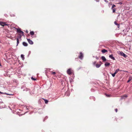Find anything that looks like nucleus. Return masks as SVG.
<instances>
[{
  "mask_svg": "<svg viewBox=\"0 0 132 132\" xmlns=\"http://www.w3.org/2000/svg\"><path fill=\"white\" fill-rule=\"evenodd\" d=\"M79 58L81 59H82L83 57V53L80 52V55L78 56Z\"/></svg>",
  "mask_w": 132,
  "mask_h": 132,
  "instance_id": "4",
  "label": "nucleus"
},
{
  "mask_svg": "<svg viewBox=\"0 0 132 132\" xmlns=\"http://www.w3.org/2000/svg\"><path fill=\"white\" fill-rule=\"evenodd\" d=\"M112 9L113 10L112 12L113 13H114L115 12L116 10V9L115 8H113Z\"/></svg>",
  "mask_w": 132,
  "mask_h": 132,
  "instance_id": "21",
  "label": "nucleus"
},
{
  "mask_svg": "<svg viewBox=\"0 0 132 132\" xmlns=\"http://www.w3.org/2000/svg\"><path fill=\"white\" fill-rule=\"evenodd\" d=\"M4 93H3L0 91V94H4Z\"/></svg>",
  "mask_w": 132,
  "mask_h": 132,
  "instance_id": "34",
  "label": "nucleus"
},
{
  "mask_svg": "<svg viewBox=\"0 0 132 132\" xmlns=\"http://www.w3.org/2000/svg\"><path fill=\"white\" fill-rule=\"evenodd\" d=\"M115 111H116V112H117V111H118V109H115Z\"/></svg>",
  "mask_w": 132,
  "mask_h": 132,
  "instance_id": "33",
  "label": "nucleus"
},
{
  "mask_svg": "<svg viewBox=\"0 0 132 132\" xmlns=\"http://www.w3.org/2000/svg\"><path fill=\"white\" fill-rule=\"evenodd\" d=\"M101 59L103 60V61L104 62H105L106 61V59L105 57L104 56H102L101 57Z\"/></svg>",
  "mask_w": 132,
  "mask_h": 132,
  "instance_id": "7",
  "label": "nucleus"
},
{
  "mask_svg": "<svg viewBox=\"0 0 132 132\" xmlns=\"http://www.w3.org/2000/svg\"><path fill=\"white\" fill-rule=\"evenodd\" d=\"M8 24H6V23L5 22H1L0 25L2 26H8Z\"/></svg>",
  "mask_w": 132,
  "mask_h": 132,
  "instance_id": "5",
  "label": "nucleus"
},
{
  "mask_svg": "<svg viewBox=\"0 0 132 132\" xmlns=\"http://www.w3.org/2000/svg\"><path fill=\"white\" fill-rule=\"evenodd\" d=\"M21 57L22 59L23 60L24 59V55H23V54H21Z\"/></svg>",
  "mask_w": 132,
  "mask_h": 132,
  "instance_id": "20",
  "label": "nucleus"
},
{
  "mask_svg": "<svg viewBox=\"0 0 132 132\" xmlns=\"http://www.w3.org/2000/svg\"><path fill=\"white\" fill-rule=\"evenodd\" d=\"M14 28L16 29L17 30V32L20 33L21 34H22V35H24V32L21 30V29L20 28L18 29L17 28L14 27Z\"/></svg>",
  "mask_w": 132,
  "mask_h": 132,
  "instance_id": "2",
  "label": "nucleus"
},
{
  "mask_svg": "<svg viewBox=\"0 0 132 132\" xmlns=\"http://www.w3.org/2000/svg\"><path fill=\"white\" fill-rule=\"evenodd\" d=\"M4 94H6V95H13V94H8L7 93H4Z\"/></svg>",
  "mask_w": 132,
  "mask_h": 132,
  "instance_id": "25",
  "label": "nucleus"
},
{
  "mask_svg": "<svg viewBox=\"0 0 132 132\" xmlns=\"http://www.w3.org/2000/svg\"><path fill=\"white\" fill-rule=\"evenodd\" d=\"M73 72V71L71 69L69 68L67 71V73L69 75H71Z\"/></svg>",
  "mask_w": 132,
  "mask_h": 132,
  "instance_id": "1",
  "label": "nucleus"
},
{
  "mask_svg": "<svg viewBox=\"0 0 132 132\" xmlns=\"http://www.w3.org/2000/svg\"><path fill=\"white\" fill-rule=\"evenodd\" d=\"M23 45L25 46H28V44L25 42H23L22 43Z\"/></svg>",
  "mask_w": 132,
  "mask_h": 132,
  "instance_id": "13",
  "label": "nucleus"
},
{
  "mask_svg": "<svg viewBox=\"0 0 132 132\" xmlns=\"http://www.w3.org/2000/svg\"><path fill=\"white\" fill-rule=\"evenodd\" d=\"M106 66H109L110 65V64L108 62H106L104 64Z\"/></svg>",
  "mask_w": 132,
  "mask_h": 132,
  "instance_id": "11",
  "label": "nucleus"
},
{
  "mask_svg": "<svg viewBox=\"0 0 132 132\" xmlns=\"http://www.w3.org/2000/svg\"><path fill=\"white\" fill-rule=\"evenodd\" d=\"M96 59H97V60H98L99 59V58H98L97 57V56H96L95 57Z\"/></svg>",
  "mask_w": 132,
  "mask_h": 132,
  "instance_id": "36",
  "label": "nucleus"
},
{
  "mask_svg": "<svg viewBox=\"0 0 132 132\" xmlns=\"http://www.w3.org/2000/svg\"><path fill=\"white\" fill-rule=\"evenodd\" d=\"M120 71V70L119 69H117L116 70V71H115V72H114V73H115L116 74V73H117L118 72V71ZM120 71H124V72H127V71H122V70H120Z\"/></svg>",
  "mask_w": 132,
  "mask_h": 132,
  "instance_id": "8",
  "label": "nucleus"
},
{
  "mask_svg": "<svg viewBox=\"0 0 132 132\" xmlns=\"http://www.w3.org/2000/svg\"><path fill=\"white\" fill-rule=\"evenodd\" d=\"M132 79V77H130L129 78L128 80L127 81V82H129Z\"/></svg>",
  "mask_w": 132,
  "mask_h": 132,
  "instance_id": "14",
  "label": "nucleus"
},
{
  "mask_svg": "<svg viewBox=\"0 0 132 132\" xmlns=\"http://www.w3.org/2000/svg\"><path fill=\"white\" fill-rule=\"evenodd\" d=\"M106 95L108 97H110V95H109L106 94Z\"/></svg>",
  "mask_w": 132,
  "mask_h": 132,
  "instance_id": "31",
  "label": "nucleus"
},
{
  "mask_svg": "<svg viewBox=\"0 0 132 132\" xmlns=\"http://www.w3.org/2000/svg\"><path fill=\"white\" fill-rule=\"evenodd\" d=\"M116 7V5H112V7L111 8V9H112L113 8V7Z\"/></svg>",
  "mask_w": 132,
  "mask_h": 132,
  "instance_id": "28",
  "label": "nucleus"
},
{
  "mask_svg": "<svg viewBox=\"0 0 132 132\" xmlns=\"http://www.w3.org/2000/svg\"><path fill=\"white\" fill-rule=\"evenodd\" d=\"M109 57L111 59L113 60H115L114 57L113 56V54H111V55H110L109 56Z\"/></svg>",
  "mask_w": 132,
  "mask_h": 132,
  "instance_id": "9",
  "label": "nucleus"
},
{
  "mask_svg": "<svg viewBox=\"0 0 132 132\" xmlns=\"http://www.w3.org/2000/svg\"><path fill=\"white\" fill-rule=\"evenodd\" d=\"M99 62V64H101H101H102V62L100 61Z\"/></svg>",
  "mask_w": 132,
  "mask_h": 132,
  "instance_id": "35",
  "label": "nucleus"
},
{
  "mask_svg": "<svg viewBox=\"0 0 132 132\" xmlns=\"http://www.w3.org/2000/svg\"><path fill=\"white\" fill-rule=\"evenodd\" d=\"M107 52V50L105 49H103L101 51V52L103 53H105Z\"/></svg>",
  "mask_w": 132,
  "mask_h": 132,
  "instance_id": "10",
  "label": "nucleus"
},
{
  "mask_svg": "<svg viewBox=\"0 0 132 132\" xmlns=\"http://www.w3.org/2000/svg\"><path fill=\"white\" fill-rule=\"evenodd\" d=\"M114 24L116 25H117L118 26V27H117L118 28H119V26H120V25H119V24H118L117 22L116 21H114Z\"/></svg>",
  "mask_w": 132,
  "mask_h": 132,
  "instance_id": "15",
  "label": "nucleus"
},
{
  "mask_svg": "<svg viewBox=\"0 0 132 132\" xmlns=\"http://www.w3.org/2000/svg\"><path fill=\"white\" fill-rule=\"evenodd\" d=\"M30 34L32 36H33L34 35V32L33 31H31L30 32Z\"/></svg>",
  "mask_w": 132,
  "mask_h": 132,
  "instance_id": "19",
  "label": "nucleus"
},
{
  "mask_svg": "<svg viewBox=\"0 0 132 132\" xmlns=\"http://www.w3.org/2000/svg\"><path fill=\"white\" fill-rule=\"evenodd\" d=\"M47 118H48V117H47V116H46V117H45V118L44 119V120H45V119H47Z\"/></svg>",
  "mask_w": 132,
  "mask_h": 132,
  "instance_id": "30",
  "label": "nucleus"
},
{
  "mask_svg": "<svg viewBox=\"0 0 132 132\" xmlns=\"http://www.w3.org/2000/svg\"><path fill=\"white\" fill-rule=\"evenodd\" d=\"M31 79H33V80H36V79L33 78V77H31Z\"/></svg>",
  "mask_w": 132,
  "mask_h": 132,
  "instance_id": "29",
  "label": "nucleus"
},
{
  "mask_svg": "<svg viewBox=\"0 0 132 132\" xmlns=\"http://www.w3.org/2000/svg\"><path fill=\"white\" fill-rule=\"evenodd\" d=\"M27 39L28 42L29 44L31 45H32L33 44V42L32 41V40H31L30 39L27 38Z\"/></svg>",
  "mask_w": 132,
  "mask_h": 132,
  "instance_id": "6",
  "label": "nucleus"
},
{
  "mask_svg": "<svg viewBox=\"0 0 132 132\" xmlns=\"http://www.w3.org/2000/svg\"><path fill=\"white\" fill-rule=\"evenodd\" d=\"M119 54L121 56H123L124 57L126 58L127 57V56L126 55L125 53L122 52H120Z\"/></svg>",
  "mask_w": 132,
  "mask_h": 132,
  "instance_id": "3",
  "label": "nucleus"
},
{
  "mask_svg": "<svg viewBox=\"0 0 132 132\" xmlns=\"http://www.w3.org/2000/svg\"><path fill=\"white\" fill-rule=\"evenodd\" d=\"M17 40V46L18 44L19 43V40L18 38H17L16 39Z\"/></svg>",
  "mask_w": 132,
  "mask_h": 132,
  "instance_id": "18",
  "label": "nucleus"
},
{
  "mask_svg": "<svg viewBox=\"0 0 132 132\" xmlns=\"http://www.w3.org/2000/svg\"><path fill=\"white\" fill-rule=\"evenodd\" d=\"M4 16H5V17H7L8 16V15L6 14H4Z\"/></svg>",
  "mask_w": 132,
  "mask_h": 132,
  "instance_id": "27",
  "label": "nucleus"
},
{
  "mask_svg": "<svg viewBox=\"0 0 132 132\" xmlns=\"http://www.w3.org/2000/svg\"><path fill=\"white\" fill-rule=\"evenodd\" d=\"M26 89H24L23 90V91H24L26 90V91H28V90H29V89L28 88H26Z\"/></svg>",
  "mask_w": 132,
  "mask_h": 132,
  "instance_id": "26",
  "label": "nucleus"
},
{
  "mask_svg": "<svg viewBox=\"0 0 132 132\" xmlns=\"http://www.w3.org/2000/svg\"><path fill=\"white\" fill-rule=\"evenodd\" d=\"M3 102L2 101H0V104H1L2 103H3Z\"/></svg>",
  "mask_w": 132,
  "mask_h": 132,
  "instance_id": "37",
  "label": "nucleus"
},
{
  "mask_svg": "<svg viewBox=\"0 0 132 132\" xmlns=\"http://www.w3.org/2000/svg\"><path fill=\"white\" fill-rule=\"evenodd\" d=\"M55 73H56L55 72H53L52 73V74L53 75H55Z\"/></svg>",
  "mask_w": 132,
  "mask_h": 132,
  "instance_id": "32",
  "label": "nucleus"
},
{
  "mask_svg": "<svg viewBox=\"0 0 132 132\" xmlns=\"http://www.w3.org/2000/svg\"><path fill=\"white\" fill-rule=\"evenodd\" d=\"M42 99L44 100L45 103L47 104L48 103V101L47 100H46L44 98H43Z\"/></svg>",
  "mask_w": 132,
  "mask_h": 132,
  "instance_id": "17",
  "label": "nucleus"
},
{
  "mask_svg": "<svg viewBox=\"0 0 132 132\" xmlns=\"http://www.w3.org/2000/svg\"><path fill=\"white\" fill-rule=\"evenodd\" d=\"M29 54H30V51H29Z\"/></svg>",
  "mask_w": 132,
  "mask_h": 132,
  "instance_id": "39",
  "label": "nucleus"
},
{
  "mask_svg": "<svg viewBox=\"0 0 132 132\" xmlns=\"http://www.w3.org/2000/svg\"><path fill=\"white\" fill-rule=\"evenodd\" d=\"M96 61H94L93 63V65H95L96 64Z\"/></svg>",
  "mask_w": 132,
  "mask_h": 132,
  "instance_id": "23",
  "label": "nucleus"
},
{
  "mask_svg": "<svg viewBox=\"0 0 132 132\" xmlns=\"http://www.w3.org/2000/svg\"><path fill=\"white\" fill-rule=\"evenodd\" d=\"M21 38V37H20V38Z\"/></svg>",
  "mask_w": 132,
  "mask_h": 132,
  "instance_id": "40",
  "label": "nucleus"
},
{
  "mask_svg": "<svg viewBox=\"0 0 132 132\" xmlns=\"http://www.w3.org/2000/svg\"><path fill=\"white\" fill-rule=\"evenodd\" d=\"M111 74L112 77H115V75L116 74L114 73H111Z\"/></svg>",
  "mask_w": 132,
  "mask_h": 132,
  "instance_id": "22",
  "label": "nucleus"
},
{
  "mask_svg": "<svg viewBox=\"0 0 132 132\" xmlns=\"http://www.w3.org/2000/svg\"><path fill=\"white\" fill-rule=\"evenodd\" d=\"M128 96L127 95H125L121 96V99L124 98H126Z\"/></svg>",
  "mask_w": 132,
  "mask_h": 132,
  "instance_id": "16",
  "label": "nucleus"
},
{
  "mask_svg": "<svg viewBox=\"0 0 132 132\" xmlns=\"http://www.w3.org/2000/svg\"><path fill=\"white\" fill-rule=\"evenodd\" d=\"M101 64H96L95 66L96 68H99L101 66Z\"/></svg>",
  "mask_w": 132,
  "mask_h": 132,
  "instance_id": "12",
  "label": "nucleus"
},
{
  "mask_svg": "<svg viewBox=\"0 0 132 132\" xmlns=\"http://www.w3.org/2000/svg\"><path fill=\"white\" fill-rule=\"evenodd\" d=\"M72 81V78H70L69 79V81L71 83V82Z\"/></svg>",
  "mask_w": 132,
  "mask_h": 132,
  "instance_id": "24",
  "label": "nucleus"
},
{
  "mask_svg": "<svg viewBox=\"0 0 132 132\" xmlns=\"http://www.w3.org/2000/svg\"><path fill=\"white\" fill-rule=\"evenodd\" d=\"M23 88H24V87H23V86H22V87H21V89H23Z\"/></svg>",
  "mask_w": 132,
  "mask_h": 132,
  "instance_id": "38",
  "label": "nucleus"
}]
</instances>
